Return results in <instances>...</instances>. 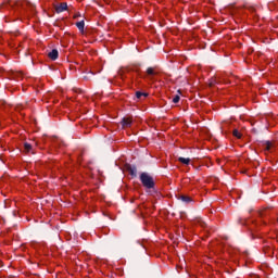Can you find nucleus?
<instances>
[{
  "label": "nucleus",
  "mask_w": 278,
  "mask_h": 278,
  "mask_svg": "<svg viewBox=\"0 0 278 278\" xmlns=\"http://www.w3.org/2000/svg\"><path fill=\"white\" fill-rule=\"evenodd\" d=\"M24 151L25 153H30L31 152V144L28 142L24 143Z\"/></svg>",
  "instance_id": "10"
},
{
  "label": "nucleus",
  "mask_w": 278,
  "mask_h": 278,
  "mask_svg": "<svg viewBox=\"0 0 278 278\" xmlns=\"http://www.w3.org/2000/svg\"><path fill=\"white\" fill-rule=\"evenodd\" d=\"M146 73H147V75H149V77H153L154 75L157 74V72H155L154 67H148Z\"/></svg>",
  "instance_id": "6"
},
{
  "label": "nucleus",
  "mask_w": 278,
  "mask_h": 278,
  "mask_svg": "<svg viewBox=\"0 0 278 278\" xmlns=\"http://www.w3.org/2000/svg\"><path fill=\"white\" fill-rule=\"evenodd\" d=\"M180 97L179 96H175L174 98H173V103H179V101H180Z\"/></svg>",
  "instance_id": "14"
},
{
  "label": "nucleus",
  "mask_w": 278,
  "mask_h": 278,
  "mask_svg": "<svg viewBox=\"0 0 278 278\" xmlns=\"http://www.w3.org/2000/svg\"><path fill=\"white\" fill-rule=\"evenodd\" d=\"M21 77V74L18 73H13V79H15L16 81H18V78Z\"/></svg>",
  "instance_id": "15"
},
{
  "label": "nucleus",
  "mask_w": 278,
  "mask_h": 278,
  "mask_svg": "<svg viewBox=\"0 0 278 278\" xmlns=\"http://www.w3.org/2000/svg\"><path fill=\"white\" fill-rule=\"evenodd\" d=\"M200 225H201V227H206L207 226V224H205V222H200Z\"/></svg>",
  "instance_id": "16"
},
{
  "label": "nucleus",
  "mask_w": 278,
  "mask_h": 278,
  "mask_svg": "<svg viewBox=\"0 0 278 278\" xmlns=\"http://www.w3.org/2000/svg\"><path fill=\"white\" fill-rule=\"evenodd\" d=\"M76 27L81 34H84V27H86V23L84 21L77 22Z\"/></svg>",
  "instance_id": "5"
},
{
  "label": "nucleus",
  "mask_w": 278,
  "mask_h": 278,
  "mask_svg": "<svg viewBox=\"0 0 278 278\" xmlns=\"http://www.w3.org/2000/svg\"><path fill=\"white\" fill-rule=\"evenodd\" d=\"M139 179L143 188H148V190L155 188V180H153V177L149 175V173H146V172L141 173L139 176Z\"/></svg>",
  "instance_id": "1"
},
{
  "label": "nucleus",
  "mask_w": 278,
  "mask_h": 278,
  "mask_svg": "<svg viewBox=\"0 0 278 278\" xmlns=\"http://www.w3.org/2000/svg\"><path fill=\"white\" fill-rule=\"evenodd\" d=\"M68 10V4L66 2H62L55 7L56 14H62V12H66Z\"/></svg>",
  "instance_id": "2"
},
{
  "label": "nucleus",
  "mask_w": 278,
  "mask_h": 278,
  "mask_svg": "<svg viewBox=\"0 0 278 278\" xmlns=\"http://www.w3.org/2000/svg\"><path fill=\"white\" fill-rule=\"evenodd\" d=\"M180 201H182L184 203H191L192 202V198H190L188 195H181L180 197Z\"/></svg>",
  "instance_id": "9"
},
{
  "label": "nucleus",
  "mask_w": 278,
  "mask_h": 278,
  "mask_svg": "<svg viewBox=\"0 0 278 278\" xmlns=\"http://www.w3.org/2000/svg\"><path fill=\"white\" fill-rule=\"evenodd\" d=\"M142 97H149V93H144L142 91H137L136 92V98L137 99H142Z\"/></svg>",
  "instance_id": "12"
},
{
  "label": "nucleus",
  "mask_w": 278,
  "mask_h": 278,
  "mask_svg": "<svg viewBox=\"0 0 278 278\" xmlns=\"http://www.w3.org/2000/svg\"><path fill=\"white\" fill-rule=\"evenodd\" d=\"M264 147H265V151H270V149H273V142L265 141Z\"/></svg>",
  "instance_id": "11"
},
{
  "label": "nucleus",
  "mask_w": 278,
  "mask_h": 278,
  "mask_svg": "<svg viewBox=\"0 0 278 278\" xmlns=\"http://www.w3.org/2000/svg\"><path fill=\"white\" fill-rule=\"evenodd\" d=\"M131 123H132V121H131L130 117H124L122 119V126L123 127H131Z\"/></svg>",
  "instance_id": "4"
},
{
  "label": "nucleus",
  "mask_w": 278,
  "mask_h": 278,
  "mask_svg": "<svg viewBox=\"0 0 278 278\" xmlns=\"http://www.w3.org/2000/svg\"><path fill=\"white\" fill-rule=\"evenodd\" d=\"M60 55V52H58V49H53L51 52L48 53V58H50V60H58Z\"/></svg>",
  "instance_id": "3"
},
{
  "label": "nucleus",
  "mask_w": 278,
  "mask_h": 278,
  "mask_svg": "<svg viewBox=\"0 0 278 278\" xmlns=\"http://www.w3.org/2000/svg\"><path fill=\"white\" fill-rule=\"evenodd\" d=\"M178 162L188 166V164H190V159H186L184 156H180V157H178Z\"/></svg>",
  "instance_id": "7"
},
{
  "label": "nucleus",
  "mask_w": 278,
  "mask_h": 278,
  "mask_svg": "<svg viewBox=\"0 0 278 278\" xmlns=\"http://www.w3.org/2000/svg\"><path fill=\"white\" fill-rule=\"evenodd\" d=\"M232 136H235V138H238V139L242 138V135L240 134V131H238V129H235L232 131Z\"/></svg>",
  "instance_id": "13"
},
{
  "label": "nucleus",
  "mask_w": 278,
  "mask_h": 278,
  "mask_svg": "<svg viewBox=\"0 0 278 278\" xmlns=\"http://www.w3.org/2000/svg\"><path fill=\"white\" fill-rule=\"evenodd\" d=\"M128 170L131 177H136V175H138V169L136 168V166L129 167Z\"/></svg>",
  "instance_id": "8"
}]
</instances>
